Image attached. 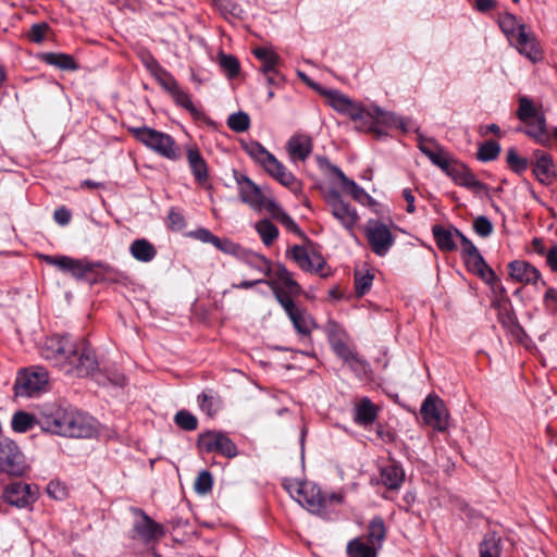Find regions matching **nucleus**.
<instances>
[{"mask_svg":"<svg viewBox=\"0 0 557 557\" xmlns=\"http://www.w3.org/2000/svg\"><path fill=\"white\" fill-rule=\"evenodd\" d=\"M153 64L157 69L158 74V81L160 85L169 92H173L174 89H176L180 84L177 81L165 70L161 69L159 63L157 61H153Z\"/></svg>","mask_w":557,"mask_h":557,"instance_id":"56","label":"nucleus"},{"mask_svg":"<svg viewBox=\"0 0 557 557\" xmlns=\"http://www.w3.org/2000/svg\"><path fill=\"white\" fill-rule=\"evenodd\" d=\"M510 277L522 284L534 285L541 280V272L531 263L515 260L508 264Z\"/></svg>","mask_w":557,"mask_h":557,"instance_id":"22","label":"nucleus"},{"mask_svg":"<svg viewBox=\"0 0 557 557\" xmlns=\"http://www.w3.org/2000/svg\"><path fill=\"white\" fill-rule=\"evenodd\" d=\"M175 101V103L187 111H189L193 114L197 113V109L194 106L190 96L178 86L176 89L173 90V92L170 94Z\"/></svg>","mask_w":557,"mask_h":557,"instance_id":"54","label":"nucleus"},{"mask_svg":"<svg viewBox=\"0 0 557 557\" xmlns=\"http://www.w3.org/2000/svg\"><path fill=\"white\" fill-rule=\"evenodd\" d=\"M220 66L230 78L236 77L240 69L238 60L231 54H221Z\"/></svg>","mask_w":557,"mask_h":557,"instance_id":"57","label":"nucleus"},{"mask_svg":"<svg viewBox=\"0 0 557 557\" xmlns=\"http://www.w3.org/2000/svg\"><path fill=\"white\" fill-rule=\"evenodd\" d=\"M287 253L306 272L317 273L321 277H327L331 274L326 261L318 252H309L306 247L295 245Z\"/></svg>","mask_w":557,"mask_h":557,"instance_id":"15","label":"nucleus"},{"mask_svg":"<svg viewBox=\"0 0 557 557\" xmlns=\"http://www.w3.org/2000/svg\"><path fill=\"white\" fill-rule=\"evenodd\" d=\"M545 308L550 313L557 312V289L553 287H548L544 294L543 298Z\"/></svg>","mask_w":557,"mask_h":557,"instance_id":"62","label":"nucleus"},{"mask_svg":"<svg viewBox=\"0 0 557 557\" xmlns=\"http://www.w3.org/2000/svg\"><path fill=\"white\" fill-rule=\"evenodd\" d=\"M198 446L206 453H218L226 458H234L238 455L235 443L223 432L207 431L199 435Z\"/></svg>","mask_w":557,"mask_h":557,"instance_id":"13","label":"nucleus"},{"mask_svg":"<svg viewBox=\"0 0 557 557\" xmlns=\"http://www.w3.org/2000/svg\"><path fill=\"white\" fill-rule=\"evenodd\" d=\"M212 475L209 471H201L195 481V491L199 494H206L212 488Z\"/></svg>","mask_w":557,"mask_h":557,"instance_id":"60","label":"nucleus"},{"mask_svg":"<svg viewBox=\"0 0 557 557\" xmlns=\"http://www.w3.org/2000/svg\"><path fill=\"white\" fill-rule=\"evenodd\" d=\"M432 233L441 251L448 252L456 249L457 246L454 240V236H456L455 228L450 231L441 225H434Z\"/></svg>","mask_w":557,"mask_h":557,"instance_id":"32","label":"nucleus"},{"mask_svg":"<svg viewBox=\"0 0 557 557\" xmlns=\"http://www.w3.org/2000/svg\"><path fill=\"white\" fill-rule=\"evenodd\" d=\"M325 333L333 351L354 370H361L366 361L347 344V334L336 323L330 322Z\"/></svg>","mask_w":557,"mask_h":557,"instance_id":"7","label":"nucleus"},{"mask_svg":"<svg viewBox=\"0 0 557 557\" xmlns=\"http://www.w3.org/2000/svg\"><path fill=\"white\" fill-rule=\"evenodd\" d=\"M275 277L277 284L281 283L289 294L298 296L301 293L300 285L294 280L293 273L286 269L283 264H278L275 269Z\"/></svg>","mask_w":557,"mask_h":557,"instance_id":"38","label":"nucleus"},{"mask_svg":"<svg viewBox=\"0 0 557 557\" xmlns=\"http://www.w3.org/2000/svg\"><path fill=\"white\" fill-rule=\"evenodd\" d=\"M129 133L140 144L165 159L176 161L182 156L178 145L166 133L147 126L131 127Z\"/></svg>","mask_w":557,"mask_h":557,"instance_id":"6","label":"nucleus"},{"mask_svg":"<svg viewBox=\"0 0 557 557\" xmlns=\"http://www.w3.org/2000/svg\"><path fill=\"white\" fill-rule=\"evenodd\" d=\"M366 236L371 250L380 257L386 256L395 243L391 228L377 220L367 223Z\"/></svg>","mask_w":557,"mask_h":557,"instance_id":"10","label":"nucleus"},{"mask_svg":"<svg viewBox=\"0 0 557 557\" xmlns=\"http://www.w3.org/2000/svg\"><path fill=\"white\" fill-rule=\"evenodd\" d=\"M48 383V372L41 368L21 371L14 384L15 395L33 397L41 392Z\"/></svg>","mask_w":557,"mask_h":557,"instance_id":"14","label":"nucleus"},{"mask_svg":"<svg viewBox=\"0 0 557 557\" xmlns=\"http://www.w3.org/2000/svg\"><path fill=\"white\" fill-rule=\"evenodd\" d=\"M386 536V527L381 517H374L368 525L367 541L375 546L376 549L382 547Z\"/></svg>","mask_w":557,"mask_h":557,"instance_id":"31","label":"nucleus"},{"mask_svg":"<svg viewBox=\"0 0 557 557\" xmlns=\"http://www.w3.org/2000/svg\"><path fill=\"white\" fill-rule=\"evenodd\" d=\"M456 237L460 239L462 250L461 255L462 258L469 255H473L475 252H479L478 248L474 246V244L466 237L459 230L455 228Z\"/></svg>","mask_w":557,"mask_h":557,"instance_id":"64","label":"nucleus"},{"mask_svg":"<svg viewBox=\"0 0 557 557\" xmlns=\"http://www.w3.org/2000/svg\"><path fill=\"white\" fill-rule=\"evenodd\" d=\"M129 251L132 256L140 262H149L157 255L156 248L147 239L134 240L129 247Z\"/></svg>","mask_w":557,"mask_h":557,"instance_id":"33","label":"nucleus"},{"mask_svg":"<svg viewBox=\"0 0 557 557\" xmlns=\"http://www.w3.org/2000/svg\"><path fill=\"white\" fill-rule=\"evenodd\" d=\"M456 184L475 191H479L484 188V184H482L475 177V175L469 170V168L465 170V172L457 180Z\"/></svg>","mask_w":557,"mask_h":557,"instance_id":"55","label":"nucleus"},{"mask_svg":"<svg viewBox=\"0 0 557 557\" xmlns=\"http://www.w3.org/2000/svg\"><path fill=\"white\" fill-rule=\"evenodd\" d=\"M73 409L72 407H58L50 413L42 414L39 420L41 429L46 432L65 437Z\"/></svg>","mask_w":557,"mask_h":557,"instance_id":"18","label":"nucleus"},{"mask_svg":"<svg viewBox=\"0 0 557 557\" xmlns=\"http://www.w3.org/2000/svg\"><path fill=\"white\" fill-rule=\"evenodd\" d=\"M418 147L420 151L436 166L449 154L432 138H424L420 136Z\"/></svg>","mask_w":557,"mask_h":557,"instance_id":"29","label":"nucleus"},{"mask_svg":"<svg viewBox=\"0 0 557 557\" xmlns=\"http://www.w3.org/2000/svg\"><path fill=\"white\" fill-rule=\"evenodd\" d=\"M235 181L238 188V195L240 200L248 205L251 209L256 211H270L269 203H275L276 201L272 198H268L262 189L255 184L247 175L245 174H236Z\"/></svg>","mask_w":557,"mask_h":557,"instance_id":"8","label":"nucleus"},{"mask_svg":"<svg viewBox=\"0 0 557 557\" xmlns=\"http://www.w3.org/2000/svg\"><path fill=\"white\" fill-rule=\"evenodd\" d=\"M379 408L368 398H361L354 408V421L358 425H371L377 418Z\"/></svg>","mask_w":557,"mask_h":557,"instance_id":"26","label":"nucleus"},{"mask_svg":"<svg viewBox=\"0 0 557 557\" xmlns=\"http://www.w3.org/2000/svg\"><path fill=\"white\" fill-rule=\"evenodd\" d=\"M198 401L201 410L209 417L214 416L221 407V399L219 395L213 391L202 392L198 396Z\"/></svg>","mask_w":557,"mask_h":557,"instance_id":"43","label":"nucleus"},{"mask_svg":"<svg viewBox=\"0 0 557 557\" xmlns=\"http://www.w3.org/2000/svg\"><path fill=\"white\" fill-rule=\"evenodd\" d=\"M524 124L525 135L532 138L536 144L544 147H549L552 145V135L547 131L545 115L524 122Z\"/></svg>","mask_w":557,"mask_h":557,"instance_id":"25","label":"nucleus"},{"mask_svg":"<svg viewBox=\"0 0 557 557\" xmlns=\"http://www.w3.org/2000/svg\"><path fill=\"white\" fill-rule=\"evenodd\" d=\"M270 205V208L271 210L269 211V213L275 219L277 220L280 223H282L288 231H290L292 233H295V234H298V235H301L302 232L301 230L299 228L298 224L294 221V219L287 214L283 209L282 207L275 202V203H269Z\"/></svg>","mask_w":557,"mask_h":557,"instance_id":"42","label":"nucleus"},{"mask_svg":"<svg viewBox=\"0 0 557 557\" xmlns=\"http://www.w3.org/2000/svg\"><path fill=\"white\" fill-rule=\"evenodd\" d=\"M227 126L236 133L246 132L250 126V117L245 112L233 113L227 119Z\"/></svg>","mask_w":557,"mask_h":557,"instance_id":"49","label":"nucleus"},{"mask_svg":"<svg viewBox=\"0 0 557 557\" xmlns=\"http://www.w3.org/2000/svg\"><path fill=\"white\" fill-rule=\"evenodd\" d=\"M373 278L374 276L370 271H367L366 273L357 271L355 273V292L359 297L370 290Z\"/></svg>","mask_w":557,"mask_h":557,"instance_id":"53","label":"nucleus"},{"mask_svg":"<svg viewBox=\"0 0 557 557\" xmlns=\"http://www.w3.org/2000/svg\"><path fill=\"white\" fill-rule=\"evenodd\" d=\"M174 422L178 428L185 431H194L198 426V419L187 410H180L174 416Z\"/></svg>","mask_w":557,"mask_h":557,"instance_id":"51","label":"nucleus"},{"mask_svg":"<svg viewBox=\"0 0 557 557\" xmlns=\"http://www.w3.org/2000/svg\"><path fill=\"white\" fill-rule=\"evenodd\" d=\"M495 307L498 309V321L504 327L511 330L513 326H517V318L512 312L510 305L496 301Z\"/></svg>","mask_w":557,"mask_h":557,"instance_id":"50","label":"nucleus"},{"mask_svg":"<svg viewBox=\"0 0 557 557\" xmlns=\"http://www.w3.org/2000/svg\"><path fill=\"white\" fill-rule=\"evenodd\" d=\"M312 149V139L305 134H296L292 136L286 144V151L293 162L307 160L311 154Z\"/></svg>","mask_w":557,"mask_h":557,"instance_id":"23","label":"nucleus"},{"mask_svg":"<svg viewBox=\"0 0 557 557\" xmlns=\"http://www.w3.org/2000/svg\"><path fill=\"white\" fill-rule=\"evenodd\" d=\"M246 153L258 163L271 177L280 184L290 189L293 193L298 191L300 184L294 174L281 163L274 154L268 151L260 143L250 141L245 145Z\"/></svg>","mask_w":557,"mask_h":557,"instance_id":"5","label":"nucleus"},{"mask_svg":"<svg viewBox=\"0 0 557 557\" xmlns=\"http://www.w3.org/2000/svg\"><path fill=\"white\" fill-rule=\"evenodd\" d=\"M49 29L48 24H34L29 30L28 37L33 42H41Z\"/></svg>","mask_w":557,"mask_h":557,"instance_id":"63","label":"nucleus"},{"mask_svg":"<svg viewBox=\"0 0 557 557\" xmlns=\"http://www.w3.org/2000/svg\"><path fill=\"white\" fill-rule=\"evenodd\" d=\"M187 162L195 180L199 184H205L208 181V165L200 151L196 147H189L186 153Z\"/></svg>","mask_w":557,"mask_h":557,"instance_id":"27","label":"nucleus"},{"mask_svg":"<svg viewBox=\"0 0 557 557\" xmlns=\"http://www.w3.org/2000/svg\"><path fill=\"white\" fill-rule=\"evenodd\" d=\"M265 284L271 288L273 292L276 300L280 302V305L284 308L285 312L289 315L299 308L295 305L294 300L292 299L293 294H289L288 290H284L280 284H277L276 281H265Z\"/></svg>","mask_w":557,"mask_h":557,"instance_id":"35","label":"nucleus"},{"mask_svg":"<svg viewBox=\"0 0 557 557\" xmlns=\"http://www.w3.org/2000/svg\"><path fill=\"white\" fill-rule=\"evenodd\" d=\"M331 171L341 180L343 187L349 195L358 202L364 203L369 199L367 191L360 187L356 182L348 178L343 171L336 165L330 164Z\"/></svg>","mask_w":557,"mask_h":557,"instance_id":"30","label":"nucleus"},{"mask_svg":"<svg viewBox=\"0 0 557 557\" xmlns=\"http://www.w3.org/2000/svg\"><path fill=\"white\" fill-rule=\"evenodd\" d=\"M532 172L539 183L549 186L556 177L557 171L552 156L543 150L536 149L532 154Z\"/></svg>","mask_w":557,"mask_h":557,"instance_id":"17","label":"nucleus"},{"mask_svg":"<svg viewBox=\"0 0 557 557\" xmlns=\"http://www.w3.org/2000/svg\"><path fill=\"white\" fill-rule=\"evenodd\" d=\"M500 152L498 143L490 140L482 144L478 150V159L484 162L495 160Z\"/></svg>","mask_w":557,"mask_h":557,"instance_id":"52","label":"nucleus"},{"mask_svg":"<svg viewBox=\"0 0 557 557\" xmlns=\"http://www.w3.org/2000/svg\"><path fill=\"white\" fill-rule=\"evenodd\" d=\"M39 258L49 265L70 273L77 281L90 285L100 283H117L124 278L121 271L103 262H90L67 256L40 255Z\"/></svg>","mask_w":557,"mask_h":557,"instance_id":"3","label":"nucleus"},{"mask_svg":"<svg viewBox=\"0 0 557 557\" xmlns=\"http://www.w3.org/2000/svg\"><path fill=\"white\" fill-rule=\"evenodd\" d=\"M332 215L345 227L350 236L356 237L355 226L359 215L355 208L344 201L338 191L332 190L326 196Z\"/></svg>","mask_w":557,"mask_h":557,"instance_id":"12","label":"nucleus"},{"mask_svg":"<svg viewBox=\"0 0 557 557\" xmlns=\"http://www.w3.org/2000/svg\"><path fill=\"white\" fill-rule=\"evenodd\" d=\"M314 88L326 99L330 107L348 115L360 131L371 132L381 137L386 134L384 128L403 126L399 117L379 107L366 109L337 90Z\"/></svg>","mask_w":557,"mask_h":557,"instance_id":"2","label":"nucleus"},{"mask_svg":"<svg viewBox=\"0 0 557 557\" xmlns=\"http://www.w3.org/2000/svg\"><path fill=\"white\" fill-rule=\"evenodd\" d=\"M134 512L138 518L133 527L132 539L149 544L165 534L163 525L153 521L144 510L137 508Z\"/></svg>","mask_w":557,"mask_h":557,"instance_id":"16","label":"nucleus"},{"mask_svg":"<svg viewBox=\"0 0 557 557\" xmlns=\"http://www.w3.org/2000/svg\"><path fill=\"white\" fill-rule=\"evenodd\" d=\"M40 354L53 367L77 376H86L98 368L95 350L84 337L74 338L70 335L48 337Z\"/></svg>","mask_w":557,"mask_h":557,"instance_id":"1","label":"nucleus"},{"mask_svg":"<svg viewBox=\"0 0 557 557\" xmlns=\"http://www.w3.org/2000/svg\"><path fill=\"white\" fill-rule=\"evenodd\" d=\"M404 480L405 472L399 465L389 462L381 468V482L388 490H399Z\"/></svg>","mask_w":557,"mask_h":557,"instance_id":"28","label":"nucleus"},{"mask_svg":"<svg viewBox=\"0 0 557 557\" xmlns=\"http://www.w3.org/2000/svg\"><path fill=\"white\" fill-rule=\"evenodd\" d=\"M3 499L18 508L27 507L35 500V493L28 484L16 482L9 484L3 491Z\"/></svg>","mask_w":557,"mask_h":557,"instance_id":"21","label":"nucleus"},{"mask_svg":"<svg viewBox=\"0 0 557 557\" xmlns=\"http://www.w3.org/2000/svg\"><path fill=\"white\" fill-rule=\"evenodd\" d=\"M519 107L517 110V117L521 122H528L530 120H535L539 116L545 115L543 112H541L534 104L533 100L530 99L527 96H521L519 98Z\"/></svg>","mask_w":557,"mask_h":557,"instance_id":"37","label":"nucleus"},{"mask_svg":"<svg viewBox=\"0 0 557 557\" xmlns=\"http://www.w3.org/2000/svg\"><path fill=\"white\" fill-rule=\"evenodd\" d=\"M256 231L265 246H270L278 237V228L268 219L259 221Z\"/></svg>","mask_w":557,"mask_h":557,"instance_id":"44","label":"nucleus"},{"mask_svg":"<svg viewBox=\"0 0 557 557\" xmlns=\"http://www.w3.org/2000/svg\"><path fill=\"white\" fill-rule=\"evenodd\" d=\"M213 246L216 249H219L220 251L227 253V255H233V256H242V253L244 251L243 248L238 244L232 242L228 238H220L218 236L215 238Z\"/></svg>","mask_w":557,"mask_h":557,"instance_id":"58","label":"nucleus"},{"mask_svg":"<svg viewBox=\"0 0 557 557\" xmlns=\"http://www.w3.org/2000/svg\"><path fill=\"white\" fill-rule=\"evenodd\" d=\"M511 44L521 54L533 63H536L543 57L542 49L535 36L531 32H528L527 28H520Z\"/></svg>","mask_w":557,"mask_h":557,"instance_id":"20","label":"nucleus"},{"mask_svg":"<svg viewBox=\"0 0 557 557\" xmlns=\"http://www.w3.org/2000/svg\"><path fill=\"white\" fill-rule=\"evenodd\" d=\"M493 224L492 222L485 216L480 215L474 219L473 221V231L481 237H488L493 233Z\"/></svg>","mask_w":557,"mask_h":557,"instance_id":"59","label":"nucleus"},{"mask_svg":"<svg viewBox=\"0 0 557 557\" xmlns=\"http://www.w3.org/2000/svg\"><path fill=\"white\" fill-rule=\"evenodd\" d=\"M499 27L506 34L509 41H513L520 28H527L524 24L520 23L513 14L505 13L499 16Z\"/></svg>","mask_w":557,"mask_h":557,"instance_id":"41","label":"nucleus"},{"mask_svg":"<svg viewBox=\"0 0 557 557\" xmlns=\"http://www.w3.org/2000/svg\"><path fill=\"white\" fill-rule=\"evenodd\" d=\"M245 259L246 263L257 270L260 273H263L264 275L269 276L271 273V263L270 261L262 255L255 253V252H244L242 253Z\"/></svg>","mask_w":557,"mask_h":557,"instance_id":"45","label":"nucleus"},{"mask_svg":"<svg viewBox=\"0 0 557 557\" xmlns=\"http://www.w3.org/2000/svg\"><path fill=\"white\" fill-rule=\"evenodd\" d=\"M463 262L469 271L476 274L487 285H493L497 281V275L491 267L485 262L482 255L475 252L462 258Z\"/></svg>","mask_w":557,"mask_h":557,"instance_id":"24","label":"nucleus"},{"mask_svg":"<svg viewBox=\"0 0 557 557\" xmlns=\"http://www.w3.org/2000/svg\"><path fill=\"white\" fill-rule=\"evenodd\" d=\"M288 317L292 320L297 332L302 335H310L312 330L317 327V324L312 317L308 314L305 310L298 309Z\"/></svg>","mask_w":557,"mask_h":557,"instance_id":"36","label":"nucleus"},{"mask_svg":"<svg viewBox=\"0 0 557 557\" xmlns=\"http://www.w3.org/2000/svg\"><path fill=\"white\" fill-rule=\"evenodd\" d=\"M25 459L16 443L8 437L0 438V471L11 475H23Z\"/></svg>","mask_w":557,"mask_h":557,"instance_id":"9","label":"nucleus"},{"mask_svg":"<svg viewBox=\"0 0 557 557\" xmlns=\"http://www.w3.org/2000/svg\"><path fill=\"white\" fill-rule=\"evenodd\" d=\"M284 486L299 505L315 515L325 513L331 504L343 502V495L336 493L326 495L317 484L309 481H288Z\"/></svg>","mask_w":557,"mask_h":557,"instance_id":"4","label":"nucleus"},{"mask_svg":"<svg viewBox=\"0 0 557 557\" xmlns=\"http://www.w3.org/2000/svg\"><path fill=\"white\" fill-rule=\"evenodd\" d=\"M35 424V418L33 414L25 411H18L14 413L11 425L15 432L24 433L30 430Z\"/></svg>","mask_w":557,"mask_h":557,"instance_id":"47","label":"nucleus"},{"mask_svg":"<svg viewBox=\"0 0 557 557\" xmlns=\"http://www.w3.org/2000/svg\"><path fill=\"white\" fill-rule=\"evenodd\" d=\"M253 54L261 62L260 71L262 73L275 70L280 62L277 53L268 48H256Z\"/></svg>","mask_w":557,"mask_h":557,"instance_id":"40","label":"nucleus"},{"mask_svg":"<svg viewBox=\"0 0 557 557\" xmlns=\"http://www.w3.org/2000/svg\"><path fill=\"white\" fill-rule=\"evenodd\" d=\"M421 417L425 424L432 429L443 432L448 426V412L444 401L435 394H430L424 399L421 409Z\"/></svg>","mask_w":557,"mask_h":557,"instance_id":"11","label":"nucleus"},{"mask_svg":"<svg viewBox=\"0 0 557 557\" xmlns=\"http://www.w3.org/2000/svg\"><path fill=\"white\" fill-rule=\"evenodd\" d=\"M379 549L369 542L366 543L361 537L352 539L347 544V555L349 557H376Z\"/></svg>","mask_w":557,"mask_h":557,"instance_id":"34","label":"nucleus"},{"mask_svg":"<svg viewBox=\"0 0 557 557\" xmlns=\"http://www.w3.org/2000/svg\"><path fill=\"white\" fill-rule=\"evenodd\" d=\"M97 432L96 420L87 413L74 408L65 437L91 438Z\"/></svg>","mask_w":557,"mask_h":557,"instance_id":"19","label":"nucleus"},{"mask_svg":"<svg viewBox=\"0 0 557 557\" xmlns=\"http://www.w3.org/2000/svg\"><path fill=\"white\" fill-rule=\"evenodd\" d=\"M42 60L61 70L73 71L77 69V64L72 55L65 53L48 52L42 55Z\"/></svg>","mask_w":557,"mask_h":557,"instance_id":"39","label":"nucleus"},{"mask_svg":"<svg viewBox=\"0 0 557 557\" xmlns=\"http://www.w3.org/2000/svg\"><path fill=\"white\" fill-rule=\"evenodd\" d=\"M506 161L509 169L517 174L523 173L529 166V160L524 157H521L517 149L513 147L507 150Z\"/></svg>","mask_w":557,"mask_h":557,"instance_id":"46","label":"nucleus"},{"mask_svg":"<svg viewBox=\"0 0 557 557\" xmlns=\"http://www.w3.org/2000/svg\"><path fill=\"white\" fill-rule=\"evenodd\" d=\"M479 555L480 557H500L502 547L499 542L494 536L484 537L479 545Z\"/></svg>","mask_w":557,"mask_h":557,"instance_id":"48","label":"nucleus"},{"mask_svg":"<svg viewBox=\"0 0 557 557\" xmlns=\"http://www.w3.org/2000/svg\"><path fill=\"white\" fill-rule=\"evenodd\" d=\"M48 495L57 500H62L67 495V490L64 484L58 481H51L47 486Z\"/></svg>","mask_w":557,"mask_h":557,"instance_id":"61","label":"nucleus"}]
</instances>
